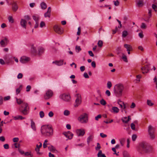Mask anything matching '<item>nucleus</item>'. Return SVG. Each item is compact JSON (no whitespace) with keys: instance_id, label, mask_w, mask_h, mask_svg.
Segmentation results:
<instances>
[{"instance_id":"obj_24","label":"nucleus","mask_w":157,"mask_h":157,"mask_svg":"<svg viewBox=\"0 0 157 157\" xmlns=\"http://www.w3.org/2000/svg\"><path fill=\"white\" fill-rule=\"evenodd\" d=\"M137 5L139 7H142L144 5V2L143 0H139L137 3Z\"/></svg>"},{"instance_id":"obj_60","label":"nucleus","mask_w":157,"mask_h":157,"mask_svg":"<svg viewBox=\"0 0 157 157\" xmlns=\"http://www.w3.org/2000/svg\"><path fill=\"white\" fill-rule=\"evenodd\" d=\"M101 117V116L100 114L98 115L97 116L95 117V119L96 121H98V119L100 118Z\"/></svg>"},{"instance_id":"obj_50","label":"nucleus","mask_w":157,"mask_h":157,"mask_svg":"<svg viewBox=\"0 0 157 157\" xmlns=\"http://www.w3.org/2000/svg\"><path fill=\"white\" fill-rule=\"evenodd\" d=\"M140 27L142 29H145L146 28V26L144 23H142L141 24Z\"/></svg>"},{"instance_id":"obj_9","label":"nucleus","mask_w":157,"mask_h":157,"mask_svg":"<svg viewBox=\"0 0 157 157\" xmlns=\"http://www.w3.org/2000/svg\"><path fill=\"white\" fill-rule=\"evenodd\" d=\"M76 98L75 100L76 104L75 105V107H77L81 102V95L79 94H77L75 95Z\"/></svg>"},{"instance_id":"obj_36","label":"nucleus","mask_w":157,"mask_h":157,"mask_svg":"<svg viewBox=\"0 0 157 157\" xmlns=\"http://www.w3.org/2000/svg\"><path fill=\"white\" fill-rule=\"evenodd\" d=\"M124 157H130L128 153L126 151H124L123 152Z\"/></svg>"},{"instance_id":"obj_30","label":"nucleus","mask_w":157,"mask_h":157,"mask_svg":"<svg viewBox=\"0 0 157 157\" xmlns=\"http://www.w3.org/2000/svg\"><path fill=\"white\" fill-rule=\"evenodd\" d=\"M14 119L15 120H23L25 119V117H23L19 115L17 116H16L14 117Z\"/></svg>"},{"instance_id":"obj_1","label":"nucleus","mask_w":157,"mask_h":157,"mask_svg":"<svg viewBox=\"0 0 157 157\" xmlns=\"http://www.w3.org/2000/svg\"><path fill=\"white\" fill-rule=\"evenodd\" d=\"M41 132L44 136L50 137L53 135V129L51 125H44L42 126Z\"/></svg>"},{"instance_id":"obj_33","label":"nucleus","mask_w":157,"mask_h":157,"mask_svg":"<svg viewBox=\"0 0 157 157\" xmlns=\"http://www.w3.org/2000/svg\"><path fill=\"white\" fill-rule=\"evenodd\" d=\"M117 103L121 108H123V105L124 104L123 102L121 101V100H118Z\"/></svg>"},{"instance_id":"obj_18","label":"nucleus","mask_w":157,"mask_h":157,"mask_svg":"<svg viewBox=\"0 0 157 157\" xmlns=\"http://www.w3.org/2000/svg\"><path fill=\"white\" fill-rule=\"evenodd\" d=\"M31 52L33 55L36 54L37 52L36 48L33 45L31 46Z\"/></svg>"},{"instance_id":"obj_6","label":"nucleus","mask_w":157,"mask_h":157,"mask_svg":"<svg viewBox=\"0 0 157 157\" xmlns=\"http://www.w3.org/2000/svg\"><path fill=\"white\" fill-rule=\"evenodd\" d=\"M155 132V128H153L152 126L150 125L148 127V132L150 136V137L152 139L155 138V137L154 135Z\"/></svg>"},{"instance_id":"obj_37","label":"nucleus","mask_w":157,"mask_h":157,"mask_svg":"<svg viewBox=\"0 0 157 157\" xmlns=\"http://www.w3.org/2000/svg\"><path fill=\"white\" fill-rule=\"evenodd\" d=\"M44 51V49L42 47L39 48L38 49V52L39 55L41 54L42 53H43Z\"/></svg>"},{"instance_id":"obj_26","label":"nucleus","mask_w":157,"mask_h":157,"mask_svg":"<svg viewBox=\"0 0 157 157\" xmlns=\"http://www.w3.org/2000/svg\"><path fill=\"white\" fill-rule=\"evenodd\" d=\"M116 51L117 55H119L120 53L122 54V50L121 49V47H117L116 49Z\"/></svg>"},{"instance_id":"obj_23","label":"nucleus","mask_w":157,"mask_h":157,"mask_svg":"<svg viewBox=\"0 0 157 157\" xmlns=\"http://www.w3.org/2000/svg\"><path fill=\"white\" fill-rule=\"evenodd\" d=\"M31 128L34 130H36V125L35 122L33 121L32 119L31 120Z\"/></svg>"},{"instance_id":"obj_47","label":"nucleus","mask_w":157,"mask_h":157,"mask_svg":"<svg viewBox=\"0 0 157 157\" xmlns=\"http://www.w3.org/2000/svg\"><path fill=\"white\" fill-rule=\"evenodd\" d=\"M40 116L41 118H43L44 116V113L43 111H41L39 113Z\"/></svg>"},{"instance_id":"obj_55","label":"nucleus","mask_w":157,"mask_h":157,"mask_svg":"<svg viewBox=\"0 0 157 157\" xmlns=\"http://www.w3.org/2000/svg\"><path fill=\"white\" fill-rule=\"evenodd\" d=\"M19 141V138L17 137L14 138L13 139V141L14 142H17Z\"/></svg>"},{"instance_id":"obj_17","label":"nucleus","mask_w":157,"mask_h":157,"mask_svg":"<svg viewBox=\"0 0 157 157\" xmlns=\"http://www.w3.org/2000/svg\"><path fill=\"white\" fill-rule=\"evenodd\" d=\"M27 23L26 21L23 19H21L20 21V24L24 28L26 29V24Z\"/></svg>"},{"instance_id":"obj_13","label":"nucleus","mask_w":157,"mask_h":157,"mask_svg":"<svg viewBox=\"0 0 157 157\" xmlns=\"http://www.w3.org/2000/svg\"><path fill=\"white\" fill-rule=\"evenodd\" d=\"M54 29L55 31L59 34H61L63 33V31L59 26L55 25L54 27Z\"/></svg>"},{"instance_id":"obj_58","label":"nucleus","mask_w":157,"mask_h":157,"mask_svg":"<svg viewBox=\"0 0 157 157\" xmlns=\"http://www.w3.org/2000/svg\"><path fill=\"white\" fill-rule=\"evenodd\" d=\"M75 49L76 50H78V52H79L81 50V49L80 48V46H76L75 47Z\"/></svg>"},{"instance_id":"obj_54","label":"nucleus","mask_w":157,"mask_h":157,"mask_svg":"<svg viewBox=\"0 0 157 157\" xmlns=\"http://www.w3.org/2000/svg\"><path fill=\"white\" fill-rule=\"evenodd\" d=\"M23 76V74L21 73H20L17 75V78L18 79H21L22 78Z\"/></svg>"},{"instance_id":"obj_64","label":"nucleus","mask_w":157,"mask_h":157,"mask_svg":"<svg viewBox=\"0 0 157 157\" xmlns=\"http://www.w3.org/2000/svg\"><path fill=\"white\" fill-rule=\"evenodd\" d=\"M5 139L4 136H1L0 137V140L2 142H4L5 141Z\"/></svg>"},{"instance_id":"obj_41","label":"nucleus","mask_w":157,"mask_h":157,"mask_svg":"<svg viewBox=\"0 0 157 157\" xmlns=\"http://www.w3.org/2000/svg\"><path fill=\"white\" fill-rule=\"evenodd\" d=\"M137 136L136 134L132 135V140L133 141H135L137 138Z\"/></svg>"},{"instance_id":"obj_46","label":"nucleus","mask_w":157,"mask_h":157,"mask_svg":"<svg viewBox=\"0 0 157 157\" xmlns=\"http://www.w3.org/2000/svg\"><path fill=\"white\" fill-rule=\"evenodd\" d=\"M131 129L133 130H136L135 126L134 124L132 123L130 125Z\"/></svg>"},{"instance_id":"obj_19","label":"nucleus","mask_w":157,"mask_h":157,"mask_svg":"<svg viewBox=\"0 0 157 157\" xmlns=\"http://www.w3.org/2000/svg\"><path fill=\"white\" fill-rule=\"evenodd\" d=\"M53 63H55L57 65L61 66L63 64V60H60V61H55L52 62Z\"/></svg>"},{"instance_id":"obj_51","label":"nucleus","mask_w":157,"mask_h":157,"mask_svg":"<svg viewBox=\"0 0 157 157\" xmlns=\"http://www.w3.org/2000/svg\"><path fill=\"white\" fill-rule=\"evenodd\" d=\"M101 148L100 144L99 143H97V146L95 147V149L96 150H98Z\"/></svg>"},{"instance_id":"obj_35","label":"nucleus","mask_w":157,"mask_h":157,"mask_svg":"<svg viewBox=\"0 0 157 157\" xmlns=\"http://www.w3.org/2000/svg\"><path fill=\"white\" fill-rule=\"evenodd\" d=\"M124 47L127 49L131 50L132 49V47L129 45L125 44H124Z\"/></svg>"},{"instance_id":"obj_49","label":"nucleus","mask_w":157,"mask_h":157,"mask_svg":"<svg viewBox=\"0 0 157 157\" xmlns=\"http://www.w3.org/2000/svg\"><path fill=\"white\" fill-rule=\"evenodd\" d=\"M70 114V112L67 110H65L64 112V114L65 116H68Z\"/></svg>"},{"instance_id":"obj_43","label":"nucleus","mask_w":157,"mask_h":157,"mask_svg":"<svg viewBox=\"0 0 157 157\" xmlns=\"http://www.w3.org/2000/svg\"><path fill=\"white\" fill-rule=\"evenodd\" d=\"M100 103L101 105H104L106 104V102L104 99H102L100 101Z\"/></svg>"},{"instance_id":"obj_53","label":"nucleus","mask_w":157,"mask_h":157,"mask_svg":"<svg viewBox=\"0 0 157 157\" xmlns=\"http://www.w3.org/2000/svg\"><path fill=\"white\" fill-rule=\"evenodd\" d=\"M114 5L116 6H118L119 5V2L117 0L116 1H114L113 2Z\"/></svg>"},{"instance_id":"obj_3","label":"nucleus","mask_w":157,"mask_h":157,"mask_svg":"<svg viewBox=\"0 0 157 157\" xmlns=\"http://www.w3.org/2000/svg\"><path fill=\"white\" fill-rule=\"evenodd\" d=\"M29 108L27 103H23L19 108V110L24 115H27L29 112Z\"/></svg>"},{"instance_id":"obj_39","label":"nucleus","mask_w":157,"mask_h":157,"mask_svg":"<svg viewBox=\"0 0 157 157\" xmlns=\"http://www.w3.org/2000/svg\"><path fill=\"white\" fill-rule=\"evenodd\" d=\"M33 19L36 22H38L39 19V17L38 16H36L34 15L33 16Z\"/></svg>"},{"instance_id":"obj_29","label":"nucleus","mask_w":157,"mask_h":157,"mask_svg":"<svg viewBox=\"0 0 157 157\" xmlns=\"http://www.w3.org/2000/svg\"><path fill=\"white\" fill-rule=\"evenodd\" d=\"M40 6L41 8L42 9L44 10L45 9L47 8V5L44 2H43L41 3L40 4Z\"/></svg>"},{"instance_id":"obj_5","label":"nucleus","mask_w":157,"mask_h":157,"mask_svg":"<svg viewBox=\"0 0 157 157\" xmlns=\"http://www.w3.org/2000/svg\"><path fill=\"white\" fill-rule=\"evenodd\" d=\"M79 121L82 123H86L88 121L87 115L86 113H84L81 115L78 118Z\"/></svg>"},{"instance_id":"obj_27","label":"nucleus","mask_w":157,"mask_h":157,"mask_svg":"<svg viewBox=\"0 0 157 157\" xmlns=\"http://www.w3.org/2000/svg\"><path fill=\"white\" fill-rule=\"evenodd\" d=\"M22 85H21L19 87L17 88L16 90V94L17 95L18 94H19L20 92L21 91L22 89Z\"/></svg>"},{"instance_id":"obj_40","label":"nucleus","mask_w":157,"mask_h":157,"mask_svg":"<svg viewBox=\"0 0 157 157\" xmlns=\"http://www.w3.org/2000/svg\"><path fill=\"white\" fill-rule=\"evenodd\" d=\"M8 19L9 22L12 23H13L14 22V19L12 16H9Z\"/></svg>"},{"instance_id":"obj_62","label":"nucleus","mask_w":157,"mask_h":157,"mask_svg":"<svg viewBox=\"0 0 157 157\" xmlns=\"http://www.w3.org/2000/svg\"><path fill=\"white\" fill-rule=\"evenodd\" d=\"M100 136L102 138H105L107 136L105 134L102 133H100Z\"/></svg>"},{"instance_id":"obj_61","label":"nucleus","mask_w":157,"mask_h":157,"mask_svg":"<svg viewBox=\"0 0 157 157\" xmlns=\"http://www.w3.org/2000/svg\"><path fill=\"white\" fill-rule=\"evenodd\" d=\"M91 66L94 68H95L96 67V63L95 61H92L91 63Z\"/></svg>"},{"instance_id":"obj_52","label":"nucleus","mask_w":157,"mask_h":157,"mask_svg":"<svg viewBox=\"0 0 157 157\" xmlns=\"http://www.w3.org/2000/svg\"><path fill=\"white\" fill-rule=\"evenodd\" d=\"M121 120L123 123H128V122H125V121H127V117H123L122 118Z\"/></svg>"},{"instance_id":"obj_44","label":"nucleus","mask_w":157,"mask_h":157,"mask_svg":"<svg viewBox=\"0 0 157 157\" xmlns=\"http://www.w3.org/2000/svg\"><path fill=\"white\" fill-rule=\"evenodd\" d=\"M147 104L150 106H151L153 105L154 104L151 102V101L149 100H147Z\"/></svg>"},{"instance_id":"obj_57","label":"nucleus","mask_w":157,"mask_h":157,"mask_svg":"<svg viewBox=\"0 0 157 157\" xmlns=\"http://www.w3.org/2000/svg\"><path fill=\"white\" fill-rule=\"evenodd\" d=\"M45 26V24L44 22L43 21H42L40 23V27L41 28H42L43 27H44Z\"/></svg>"},{"instance_id":"obj_56","label":"nucleus","mask_w":157,"mask_h":157,"mask_svg":"<svg viewBox=\"0 0 157 157\" xmlns=\"http://www.w3.org/2000/svg\"><path fill=\"white\" fill-rule=\"evenodd\" d=\"M31 89V86L29 85L27 86L26 88V91L27 92L29 91Z\"/></svg>"},{"instance_id":"obj_31","label":"nucleus","mask_w":157,"mask_h":157,"mask_svg":"<svg viewBox=\"0 0 157 157\" xmlns=\"http://www.w3.org/2000/svg\"><path fill=\"white\" fill-rule=\"evenodd\" d=\"M17 102L18 105H20L21 104H22L23 103H24L23 101L21 100V99L20 98H16Z\"/></svg>"},{"instance_id":"obj_34","label":"nucleus","mask_w":157,"mask_h":157,"mask_svg":"<svg viewBox=\"0 0 157 157\" xmlns=\"http://www.w3.org/2000/svg\"><path fill=\"white\" fill-rule=\"evenodd\" d=\"M128 35V33L127 31L124 30L123 31L122 33V37L123 38L125 37Z\"/></svg>"},{"instance_id":"obj_25","label":"nucleus","mask_w":157,"mask_h":157,"mask_svg":"<svg viewBox=\"0 0 157 157\" xmlns=\"http://www.w3.org/2000/svg\"><path fill=\"white\" fill-rule=\"evenodd\" d=\"M13 10L14 11H16L18 8V6L16 3H14L12 6Z\"/></svg>"},{"instance_id":"obj_28","label":"nucleus","mask_w":157,"mask_h":157,"mask_svg":"<svg viewBox=\"0 0 157 157\" xmlns=\"http://www.w3.org/2000/svg\"><path fill=\"white\" fill-rule=\"evenodd\" d=\"M98 157H106L104 154H102L101 150H99L98 154Z\"/></svg>"},{"instance_id":"obj_22","label":"nucleus","mask_w":157,"mask_h":157,"mask_svg":"<svg viewBox=\"0 0 157 157\" xmlns=\"http://www.w3.org/2000/svg\"><path fill=\"white\" fill-rule=\"evenodd\" d=\"M94 138V136L93 135H90L87 138V142L88 145H89L90 142L92 141Z\"/></svg>"},{"instance_id":"obj_16","label":"nucleus","mask_w":157,"mask_h":157,"mask_svg":"<svg viewBox=\"0 0 157 157\" xmlns=\"http://www.w3.org/2000/svg\"><path fill=\"white\" fill-rule=\"evenodd\" d=\"M51 7H49L48 8L47 11L44 13V17H50L51 16Z\"/></svg>"},{"instance_id":"obj_15","label":"nucleus","mask_w":157,"mask_h":157,"mask_svg":"<svg viewBox=\"0 0 157 157\" xmlns=\"http://www.w3.org/2000/svg\"><path fill=\"white\" fill-rule=\"evenodd\" d=\"M30 60L29 58L26 56H22L21 57L20 61L22 63H25L28 62Z\"/></svg>"},{"instance_id":"obj_20","label":"nucleus","mask_w":157,"mask_h":157,"mask_svg":"<svg viewBox=\"0 0 157 157\" xmlns=\"http://www.w3.org/2000/svg\"><path fill=\"white\" fill-rule=\"evenodd\" d=\"M119 109L117 107L113 106L112 107V111H111V112L114 113H117L119 112Z\"/></svg>"},{"instance_id":"obj_63","label":"nucleus","mask_w":157,"mask_h":157,"mask_svg":"<svg viewBox=\"0 0 157 157\" xmlns=\"http://www.w3.org/2000/svg\"><path fill=\"white\" fill-rule=\"evenodd\" d=\"M83 76L86 78H89L87 73L86 72L84 73Z\"/></svg>"},{"instance_id":"obj_4","label":"nucleus","mask_w":157,"mask_h":157,"mask_svg":"<svg viewBox=\"0 0 157 157\" xmlns=\"http://www.w3.org/2000/svg\"><path fill=\"white\" fill-rule=\"evenodd\" d=\"M140 149L142 153H146L149 152L151 147L149 146L145 142H142L140 144Z\"/></svg>"},{"instance_id":"obj_48","label":"nucleus","mask_w":157,"mask_h":157,"mask_svg":"<svg viewBox=\"0 0 157 157\" xmlns=\"http://www.w3.org/2000/svg\"><path fill=\"white\" fill-rule=\"evenodd\" d=\"M152 9L154 10L155 11H157V6L156 5L153 4L152 6Z\"/></svg>"},{"instance_id":"obj_8","label":"nucleus","mask_w":157,"mask_h":157,"mask_svg":"<svg viewBox=\"0 0 157 157\" xmlns=\"http://www.w3.org/2000/svg\"><path fill=\"white\" fill-rule=\"evenodd\" d=\"M53 93L52 90H48L46 92L44 96V98L46 100L48 99L51 98L53 95Z\"/></svg>"},{"instance_id":"obj_10","label":"nucleus","mask_w":157,"mask_h":157,"mask_svg":"<svg viewBox=\"0 0 157 157\" xmlns=\"http://www.w3.org/2000/svg\"><path fill=\"white\" fill-rule=\"evenodd\" d=\"M9 40L8 38L6 37H5L4 38L1 40L0 42V44L1 46L2 47H5L9 42Z\"/></svg>"},{"instance_id":"obj_32","label":"nucleus","mask_w":157,"mask_h":157,"mask_svg":"<svg viewBox=\"0 0 157 157\" xmlns=\"http://www.w3.org/2000/svg\"><path fill=\"white\" fill-rule=\"evenodd\" d=\"M122 59L123 60L126 62H128V60L126 56L124 54V53H122Z\"/></svg>"},{"instance_id":"obj_38","label":"nucleus","mask_w":157,"mask_h":157,"mask_svg":"<svg viewBox=\"0 0 157 157\" xmlns=\"http://www.w3.org/2000/svg\"><path fill=\"white\" fill-rule=\"evenodd\" d=\"M125 142V139L124 138H122L120 140V142L121 145L123 146Z\"/></svg>"},{"instance_id":"obj_12","label":"nucleus","mask_w":157,"mask_h":157,"mask_svg":"<svg viewBox=\"0 0 157 157\" xmlns=\"http://www.w3.org/2000/svg\"><path fill=\"white\" fill-rule=\"evenodd\" d=\"M76 133L77 135L78 136H83L85 134V131L84 129L82 128L76 130Z\"/></svg>"},{"instance_id":"obj_11","label":"nucleus","mask_w":157,"mask_h":157,"mask_svg":"<svg viewBox=\"0 0 157 157\" xmlns=\"http://www.w3.org/2000/svg\"><path fill=\"white\" fill-rule=\"evenodd\" d=\"M150 64H148L145 65L144 67H143L141 68V70L142 71V73L144 74L147 73L150 70Z\"/></svg>"},{"instance_id":"obj_45","label":"nucleus","mask_w":157,"mask_h":157,"mask_svg":"<svg viewBox=\"0 0 157 157\" xmlns=\"http://www.w3.org/2000/svg\"><path fill=\"white\" fill-rule=\"evenodd\" d=\"M112 86V83L111 82L108 81L107 83V87L109 89Z\"/></svg>"},{"instance_id":"obj_21","label":"nucleus","mask_w":157,"mask_h":157,"mask_svg":"<svg viewBox=\"0 0 157 157\" xmlns=\"http://www.w3.org/2000/svg\"><path fill=\"white\" fill-rule=\"evenodd\" d=\"M48 150L51 151H52L53 152H56L57 151L56 150V148L53 146L52 145L48 147Z\"/></svg>"},{"instance_id":"obj_7","label":"nucleus","mask_w":157,"mask_h":157,"mask_svg":"<svg viewBox=\"0 0 157 157\" xmlns=\"http://www.w3.org/2000/svg\"><path fill=\"white\" fill-rule=\"evenodd\" d=\"M60 98L66 101H69L71 100V97L69 94H67L65 93L61 95Z\"/></svg>"},{"instance_id":"obj_14","label":"nucleus","mask_w":157,"mask_h":157,"mask_svg":"<svg viewBox=\"0 0 157 157\" xmlns=\"http://www.w3.org/2000/svg\"><path fill=\"white\" fill-rule=\"evenodd\" d=\"M63 134L67 138L69 139H72L73 134L70 131L67 132H63Z\"/></svg>"},{"instance_id":"obj_2","label":"nucleus","mask_w":157,"mask_h":157,"mask_svg":"<svg viewBox=\"0 0 157 157\" xmlns=\"http://www.w3.org/2000/svg\"><path fill=\"white\" fill-rule=\"evenodd\" d=\"M124 90V86L122 84H118L116 85L114 88L113 91L116 96L120 97L122 95Z\"/></svg>"},{"instance_id":"obj_59","label":"nucleus","mask_w":157,"mask_h":157,"mask_svg":"<svg viewBox=\"0 0 157 157\" xmlns=\"http://www.w3.org/2000/svg\"><path fill=\"white\" fill-rule=\"evenodd\" d=\"M14 145L16 148H18L20 147V144L17 143H15L14 144Z\"/></svg>"},{"instance_id":"obj_42","label":"nucleus","mask_w":157,"mask_h":157,"mask_svg":"<svg viewBox=\"0 0 157 157\" xmlns=\"http://www.w3.org/2000/svg\"><path fill=\"white\" fill-rule=\"evenodd\" d=\"M103 42L102 41L100 40H99L98 43V45L99 47H101L103 45Z\"/></svg>"}]
</instances>
